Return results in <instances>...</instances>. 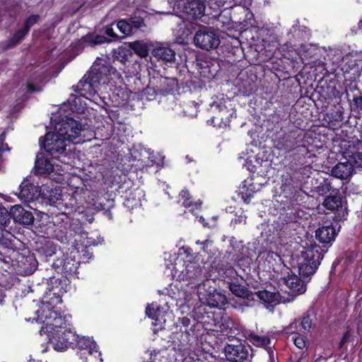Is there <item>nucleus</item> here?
Wrapping results in <instances>:
<instances>
[{"label": "nucleus", "mask_w": 362, "mask_h": 362, "mask_svg": "<svg viewBox=\"0 0 362 362\" xmlns=\"http://www.w3.org/2000/svg\"><path fill=\"white\" fill-rule=\"evenodd\" d=\"M315 139L313 132L293 128L281 134L276 139L275 145L277 149L287 153V162L291 160L292 163L296 164V162L302 161L305 156L310 154V151L315 149Z\"/></svg>", "instance_id": "obj_1"}, {"label": "nucleus", "mask_w": 362, "mask_h": 362, "mask_svg": "<svg viewBox=\"0 0 362 362\" xmlns=\"http://www.w3.org/2000/svg\"><path fill=\"white\" fill-rule=\"evenodd\" d=\"M82 130L81 124L72 117H66L57 122L54 132H47L39 139V144L50 156L65 154L66 141L74 142Z\"/></svg>", "instance_id": "obj_2"}, {"label": "nucleus", "mask_w": 362, "mask_h": 362, "mask_svg": "<svg viewBox=\"0 0 362 362\" xmlns=\"http://www.w3.org/2000/svg\"><path fill=\"white\" fill-rule=\"evenodd\" d=\"M62 302L61 296L52 297L44 296L41 300V304L43 313H45V320L40 317L39 310L36 312L37 314L36 321L43 325L40 331V334H46L48 339L54 334H59V332H62L69 325L65 317L61 316L57 311L52 310L58 303H62Z\"/></svg>", "instance_id": "obj_3"}, {"label": "nucleus", "mask_w": 362, "mask_h": 362, "mask_svg": "<svg viewBox=\"0 0 362 362\" xmlns=\"http://www.w3.org/2000/svg\"><path fill=\"white\" fill-rule=\"evenodd\" d=\"M116 72L113 66L101 63H94L90 69L82 77L73 90L82 96L94 95L103 79L109 81V76Z\"/></svg>", "instance_id": "obj_4"}, {"label": "nucleus", "mask_w": 362, "mask_h": 362, "mask_svg": "<svg viewBox=\"0 0 362 362\" xmlns=\"http://www.w3.org/2000/svg\"><path fill=\"white\" fill-rule=\"evenodd\" d=\"M327 249L320 247L314 241L306 243L301 252V259L298 262V273L300 276H310L313 275L320 264Z\"/></svg>", "instance_id": "obj_5"}, {"label": "nucleus", "mask_w": 362, "mask_h": 362, "mask_svg": "<svg viewBox=\"0 0 362 362\" xmlns=\"http://www.w3.org/2000/svg\"><path fill=\"white\" fill-rule=\"evenodd\" d=\"M172 275L173 278L180 281H190L192 283H194L193 280H202L204 271L198 261L184 259L181 255L174 261Z\"/></svg>", "instance_id": "obj_6"}, {"label": "nucleus", "mask_w": 362, "mask_h": 362, "mask_svg": "<svg viewBox=\"0 0 362 362\" xmlns=\"http://www.w3.org/2000/svg\"><path fill=\"white\" fill-rule=\"evenodd\" d=\"M322 205L327 209L334 212L337 220L341 221L348 216L347 202L343 201V197L338 189H333L330 194L325 197Z\"/></svg>", "instance_id": "obj_7"}, {"label": "nucleus", "mask_w": 362, "mask_h": 362, "mask_svg": "<svg viewBox=\"0 0 362 362\" xmlns=\"http://www.w3.org/2000/svg\"><path fill=\"white\" fill-rule=\"evenodd\" d=\"M237 300H235L240 305H245L246 306H252L255 303L251 301L257 302L264 305V306L269 310L281 303H290L294 300L296 296H291L290 298H284L282 296H256L257 299H254L253 296H235Z\"/></svg>", "instance_id": "obj_8"}, {"label": "nucleus", "mask_w": 362, "mask_h": 362, "mask_svg": "<svg viewBox=\"0 0 362 362\" xmlns=\"http://www.w3.org/2000/svg\"><path fill=\"white\" fill-rule=\"evenodd\" d=\"M194 42L200 49L210 50L218 47L220 40L218 35L210 28L202 26L194 35Z\"/></svg>", "instance_id": "obj_9"}, {"label": "nucleus", "mask_w": 362, "mask_h": 362, "mask_svg": "<svg viewBox=\"0 0 362 362\" xmlns=\"http://www.w3.org/2000/svg\"><path fill=\"white\" fill-rule=\"evenodd\" d=\"M202 268L203 277L206 279H219L226 274L224 262L220 257H209L204 262Z\"/></svg>", "instance_id": "obj_10"}, {"label": "nucleus", "mask_w": 362, "mask_h": 362, "mask_svg": "<svg viewBox=\"0 0 362 362\" xmlns=\"http://www.w3.org/2000/svg\"><path fill=\"white\" fill-rule=\"evenodd\" d=\"M76 346L79 349L78 355L83 362H86L87 356H100V352L98 351L97 344L89 337L76 336L74 339Z\"/></svg>", "instance_id": "obj_11"}, {"label": "nucleus", "mask_w": 362, "mask_h": 362, "mask_svg": "<svg viewBox=\"0 0 362 362\" xmlns=\"http://www.w3.org/2000/svg\"><path fill=\"white\" fill-rule=\"evenodd\" d=\"M206 4L204 0H187L183 5L182 11L191 20H201L205 16Z\"/></svg>", "instance_id": "obj_12"}, {"label": "nucleus", "mask_w": 362, "mask_h": 362, "mask_svg": "<svg viewBox=\"0 0 362 362\" xmlns=\"http://www.w3.org/2000/svg\"><path fill=\"white\" fill-rule=\"evenodd\" d=\"M310 154L305 156L304 160L302 161L296 162V164L292 163L291 160L288 162V168L296 173H299L301 175V179L309 178L313 173V159L316 156L315 150L310 151Z\"/></svg>", "instance_id": "obj_13"}, {"label": "nucleus", "mask_w": 362, "mask_h": 362, "mask_svg": "<svg viewBox=\"0 0 362 362\" xmlns=\"http://www.w3.org/2000/svg\"><path fill=\"white\" fill-rule=\"evenodd\" d=\"M75 334L69 327H66L62 332H59V334H54L49 338V340L53 344L54 349L59 351L66 350L69 346L74 344Z\"/></svg>", "instance_id": "obj_14"}, {"label": "nucleus", "mask_w": 362, "mask_h": 362, "mask_svg": "<svg viewBox=\"0 0 362 362\" xmlns=\"http://www.w3.org/2000/svg\"><path fill=\"white\" fill-rule=\"evenodd\" d=\"M224 353L228 361L231 362H242L246 360L249 355L247 348L240 341L227 344Z\"/></svg>", "instance_id": "obj_15"}, {"label": "nucleus", "mask_w": 362, "mask_h": 362, "mask_svg": "<svg viewBox=\"0 0 362 362\" xmlns=\"http://www.w3.org/2000/svg\"><path fill=\"white\" fill-rule=\"evenodd\" d=\"M337 235V232L332 223L323 225L315 230V238L323 245L325 249L332 244Z\"/></svg>", "instance_id": "obj_16"}, {"label": "nucleus", "mask_w": 362, "mask_h": 362, "mask_svg": "<svg viewBox=\"0 0 362 362\" xmlns=\"http://www.w3.org/2000/svg\"><path fill=\"white\" fill-rule=\"evenodd\" d=\"M291 274L288 272V276L283 278L284 284L289 288L288 294H303L306 291L307 284L306 282L301 279L303 276H297L289 270Z\"/></svg>", "instance_id": "obj_17"}, {"label": "nucleus", "mask_w": 362, "mask_h": 362, "mask_svg": "<svg viewBox=\"0 0 362 362\" xmlns=\"http://www.w3.org/2000/svg\"><path fill=\"white\" fill-rule=\"evenodd\" d=\"M212 107H214L217 111L216 114L211 119V122L214 123H218L220 126H228L230 124L231 118L233 117L234 112L229 110L222 103L214 102L212 105Z\"/></svg>", "instance_id": "obj_18"}, {"label": "nucleus", "mask_w": 362, "mask_h": 362, "mask_svg": "<svg viewBox=\"0 0 362 362\" xmlns=\"http://www.w3.org/2000/svg\"><path fill=\"white\" fill-rule=\"evenodd\" d=\"M11 218L15 223L23 226H30L34 222L33 213L25 209L21 205L16 204L11 208Z\"/></svg>", "instance_id": "obj_19"}, {"label": "nucleus", "mask_w": 362, "mask_h": 362, "mask_svg": "<svg viewBox=\"0 0 362 362\" xmlns=\"http://www.w3.org/2000/svg\"><path fill=\"white\" fill-rule=\"evenodd\" d=\"M152 56L161 63L174 62L175 52L168 45L163 44L156 46L151 51Z\"/></svg>", "instance_id": "obj_20"}, {"label": "nucleus", "mask_w": 362, "mask_h": 362, "mask_svg": "<svg viewBox=\"0 0 362 362\" xmlns=\"http://www.w3.org/2000/svg\"><path fill=\"white\" fill-rule=\"evenodd\" d=\"M228 288L232 294H280L279 291L270 292L267 290L252 292L249 291L245 281L243 279L240 281L238 279L232 280L228 283Z\"/></svg>", "instance_id": "obj_21"}, {"label": "nucleus", "mask_w": 362, "mask_h": 362, "mask_svg": "<svg viewBox=\"0 0 362 362\" xmlns=\"http://www.w3.org/2000/svg\"><path fill=\"white\" fill-rule=\"evenodd\" d=\"M37 189L30 180H23L19 186L18 197L25 202L33 201L37 198Z\"/></svg>", "instance_id": "obj_22"}, {"label": "nucleus", "mask_w": 362, "mask_h": 362, "mask_svg": "<svg viewBox=\"0 0 362 362\" xmlns=\"http://www.w3.org/2000/svg\"><path fill=\"white\" fill-rule=\"evenodd\" d=\"M264 264L269 271L279 274L282 270H290L283 262L281 257L276 252H271L267 255Z\"/></svg>", "instance_id": "obj_23"}, {"label": "nucleus", "mask_w": 362, "mask_h": 362, "mask_svg": "<svg viewBox=\"0 0 362 362\" xmlns=\"http://www.w3.org/2000/svg\"><path fill=\"white\" fill-rule=\"evenodd\" d=\"M354 165L349 160L337 163L332 170V175L341 180L350 178L354 173Z\"/></svg>", "instance_id": "obj_24"}, {"label": "nucleus", "mask_w": 362, "mask_h": 362, "mask_svg": "<svg viewBox=\"0 0 362 362\" xmlns=\"http://www.w3.org/2000/svg\"><path fill=\"white\" fill-rule=\"evenodd\" d=\"M311 185L312 192L320 196H324L334 189L332 186L331 180L321 176L317 178H313Z\"/></svg>", "instance_id": "obj_25"}, {"label": "nucleus", "mask_w": 362, "mask_h": 362, "mask_svg": "<svg viewBox=\"0 0 362 362\" xmlns=\"http://www.w3.org/2000/svg\"><path fill=\"white\" fill-rule=\"evenodd\" d=\"M38 262L34 255L23 256L18 261V267L21 274L28 276L34 273Z\"/></svg>", "instance_id": "obj_26"}, {"label": "nucleus", "mask_w": 362, "mask_h": 362, "mask_svg": "<svg viewBox=\"0 0 362 362\" xmlns=\"http://www.w3.org/2000/svg\"><path fill=\"white\" fill-rule=\"evenodd\" d=\"M28 34L22 28L18 29L8 40L1 42V48L4 51L13 49L23 40Z\"/></svg>", "instance_id": "obj_27"}, {"label": "nucleus", "mask_w": 362, "mask_h": 362, "mask_svg": "<svg viewBox=\"0 0 362 362\" xmlns=\"http://www.w3.org/2000/svg\"><path fill=\"white\" fill-rule=\"evenodd\" d=\"M346 122L344 117V112L337 109L332 110L327 113V125L332 129H338Z\"/></svg>", "instance_id": "obj_28"}, {"label": "nucleus", "mask_w": 362, "mask_h": 362, "mask_svg": "<svg viewBox=\"0 0 362 362\" xmlns=\"http://www.w3.org/2000/svg\"><path fill=\"white\" fill-rule=\"evenodd\" d=\"M35 168L37 173L47 175L53 171L54 165L43 154H38L36 157Z\"/></svg>", "instance_id": "obj_29"}, {"label": "nucleus", "mask_w": 362, "mask_h": 362, "mask_svg": "<svg viewBox=\"0 0 362 362\" xmlns=\"http://www.w3.org/2000/svg\"><path fill=\"white\" fill-rule=\"evenodd\" d=\"M199 300L202 304H206L209 307L214 308H221L227 303L226 296H198Z\"/></svg>", "instance_id": "obj_30"}, {"label": "nucleus", "mask_w": 362, "mask_h": 362, "mask_svg": "<svg viewBox=\"0 0 362 362\" xmlns=\"http://www.w3.org/2000/svg\"><path fill=\"white\" fill-rule=\"evenodd\" d=\"M144 196L143 192L137 188L134 191L129 192V194L126 196L123 204L127 209L132 210L141 205V198Z\"/></svg>", "instance_id": "obj_31"}, {"label": "nucleus", "mask_w": 362, "mask_h": 362, "mask_svg": "<svg viewBox=\"0 0 362 362\" xmlns=\"http://www.w3.org/2000/svg\"><path fill=\"white\" fill-rule=\"evenodd\" d=\"M362 68V62L361 60L355 59H349L342 66V71L344 74H350L351 78H356L360 75Z\"/></svg>", "instance_id": "obj_32"}, {"label": "nucleus", "mask_w": 362, "mask_h": 362, "mask_svg": "<svg viewBox=\"0 0 362 362\" xmlns=\"http://www.w3.org/2000/svg\"><path fill=\"white\" fill-rule=\"evenodd\" d=\"M160 91L163 95L175 94L179 90L178 81L175 78H163L160 81Z\"/></svg>", "instance_id": "obj_33"}, {"label": "nucleus", "mask_w": 362, "mask_h": 362, "mask_svg": "<svg viewBox=\"0 0 362 362\" xmlns=\"http://www.w3.org/2000/svg\"><path fill=\"white\" fill-rule=\"evenodd\" d=\"M110 42L111 40L107 37L93 33H88L82 37V42L86 43L88 47H95L105 43H109Z\"/></svg>", "instance_id": "obj_34"}, {"label": "nucleus", "mask_w": 362, "mask_h": 362, "mask_svg": "<svg viewBox=\"0 0 362 362\" xmlns=\"http://www.w3.org/2000/svg\"><path fill=\"white\" fill-rule=\"evenodd\" d=\"M305 215V211L298 207H292L288 209L284 217V221L286 223H297L303 218Z\"/></svg>", "instance_id": "obj_35"}, {"label": "nucleus", "mask_w": 362, "mask_h": 362, "mask_svg": "<svg viewBox=\"0 0 362 362\" xmlns=\"http://www.w3.org/2000/svg\"><path fill=\"white\" fill-rule=\"evenodd\" d=\"M79 262L70 257L68 255L65 257V265L62 276L69 279L71 276L76 273Z\"/></svg>", "instance_id": "obj_36"}, {"label": "nucleus", "mask_w": 362, "mask_h": 362, "mask_svg": "<svg viewBox=\"0 0 362 362\" xmlns=\"http://www.w3.org/2000/svg\"><path fill=\"white\" fill-rule=\"evenodd\" d=\"M259 190V187L256 188V186L254 183H250L248 185H244L240 191L239 194L241 196L242 199L243 200L244 203L249 204L251 201L252 197H253L254 194Z\"/></svg>", "instance_id": "obj_37"}, {"label": "nucleus", "mask_w": 362, "mask_h": 362, "mask_svg": "<svg viewBox=\"0 0 362 362\" xmlns=\"http://www.w3.org/2000/svg\"><path fill=\"white\" fill-rule=\"evenodd\" d=\"M129 48L141 58L148 55L149 49L148 45L143 41H134L129 42Z\"/></svg>", "instance_id": "obj_38"}, {"label": "nucleus", "mask_w": 362, "mask_h": 362, "mask_svg": "<svg viewBox=\"0 0 362 362\" xmlns=\"http://www.w3.org/2000/svg\"><path fill=\"white\" fill-rule=\"evenodd\" d=\"M248 340L255 346L260 347H266L268 346L271 340L267 336H260L255 333H251L248 337Z\"/></svg>", "instance_id": "obj_39"}, {"label": "nucleus", "mask_w": 362, "mask_h": 362, "mask_svg": "<svg viewBox=\"0 0 362 362\" xmlns=\"http://www.w3.org/2000/svg\"><path fill=\"white\" fill-rule=\"evenodd\" d=\"M131 54V50L124 47H119L114 51V61H118L124 64L128 60V56Z\"/></svg>", "instance_id": "obj_40"}, {"label": "nucleus", "mask_w": 362, "mask_h": 362, "mask_svg": "<svg viewBox=\"0 0 362 362\" xmlns=\"http://www.w3.org/2000/svg\"><path fill=\"white\" fill-rule=\"evenodd\" d=\"M115 23H116L117 28L124 36H130L132 35V27L127 21V18L119 19L115 21Z\"/></svg>", "instance_id": "obj_41"}, {"label": "nucleus", "mask_w": 362, "mask_h": 362, "mask_svg": "<svg viewBox=\"0 0 362 362\" xmlns=\"http://www.w3.org/2000/svg\"><path fill=\"white\" fill-rule=\"evenodd\" d=\"M127 21L132 27V33L136 31L137 30L146 27L144 19L140 16H131L127 18Z\"/></svg>", "instance_id": "obj_42"}, {"label": "nucleus", "mask_w": 362, "mask_h": 362, "mask_svg": "<svg viewBox=\"0 0 362 362\" xmlns=\"http://www.w3.org/2000/svg\"><path fill=\"white\" fill-rule=\"evenodd\" d=\"M8 247V239L4 237L3 233L0 232V249H6ZM7 258L10 259L8 257H6L2 254L0 251V268L4 269V264H8L9 261L7 260Z\"/></svg>", "instance_id": "obj_43"}, {"label": "nucleus", "mask_w": 362, "mask_h": 362, "mask_svg": "<svg viewBox=\"0 0 362 362\" xmlns=\"http://www.w3.org/2000/svg\"><path fill=\"white\" fill-rule=\"evenodd\" d=\"M52 221L54 226L62 230V228L66 229L69 224V217L66 214L62 213L54 217Z\"/></svg>", "instance_id": "obj_44"}, {"label": "nucleus", "mask_w": 362, "mask_h": 362, "mask_svg": "<svg viewBox=\"0 0 362 362\" xmlns=\"http://www.w3.org/2000/svg\"><path fill=\"white\" fill-rule=\"evenodd\" d=\"M40 18V17L38 14H32L29 16L24 20L22 28L29 33L30 28L39 21Z\"/></svg>", "instance_id": "obj_45"}, {"label": "nucleus", "mask_w": 362, "mask_h": 362, "mask_svg": "<svg viewBox=\"0 0 362 362\" xmlns=\"http://www.w3.org/2000/svg\"><path fill=\"white\" fill-rule=\"evenodd\" d=\"M65 257L66 255L62 254L60 257L54 259L52 264V267L57 274H62L63 269L65 265Z\"/></svg>", "instance_id": "obj_46"}, {"label": "nucleus", "mask_w": 362, "mask_h": 362, "mask_svg": "<svg viewBox=\"0 0 362 362\" xmlns=\"http://www.w3.org/2000/svg\"><path fill=\"white\" fill-rule=\"evenodd\" d=\"M349 161L352 163L354 168H362V152L355 151L349 156Z\"/></svg>", "instance_id": "obj_47"}, {"label": "nucleus", "mask_w": 362, "mask_h": 362, "mask_svg": "<svg viewBox=\"0 0 362 362\" xmlns=\"http://www.w3.org/2000/svg\"><path fill=\"white\" fill-rule=\"evenodd\" d=\"M11 218V211L8 212L5 207L0 206V226H8L10 223Z\"/></svg>", "instance_id": "obj_48"}, {"label": "nucleus", "mask_w": 362, "mask_h": 362, "mask_svg": "<svg viewBox=\"0 0 362 362\" xmlns=\"http://www.w3.org/2000/svg\"><path fill=\"white\" fill-rule=\"evenodd\" d=\"M116 24V23L113 22L110 24H108L105 25L103 28V32L104 33L111 38V41H118L120 40V37L119 35L115 32V30L113 28V25Z\"/></svg>", "instance_id": "obj_49"}, {"label": "nucleus", "mask_w": 362, "mask_h": 362, "mask_svg": "<svg viewBox=\"0 0 362 362\" xmlns=\"http://www.w3.org/2000/svg\"><path fill=\"white\" fill-rule=\"evenodd\" d=\"M180 197L185 207L188 208L192 206V197L187 189H182L180 193Z\"/></svg>", "instance_id": "obj_50"}, {"label": "nucleus", "mask_w": 362, "mask_h": 362, "mask_svg": "<svg viewBox=\"0 0 362 362\" xmlns=\"http://www.w3.org/2000/svg\"><path fill=\"white\" fill-rule=\"evenodd\" d=\"M240 10V13L243 15V17H240L238 21L243 24V23H246L247 20H250L253 18V13L248 9L245 7H239Z\"/></svg>", "instance_id": "obj_51"}, {"label": "nucleus", "mask_w": 362, "mask_h": 362, "mask_svg": "<svg viewBox=\"0 0 362 362\" xmlns=\"http://www.w3.org/2000/svg\"><path fill=\"white\" fill-rule=\"evenodd\" d=\"M353 103L351 106L354 110H356L359 112H362V94L359 95H354L352 99Z\"/></svg>", "instance_id": "obj_52"}, {"label": "nucleus", "mask_w": 362, "mask_h": 362, "mask_svg": "<svg viewBox=\"0 0 362 362\" xmlns=\"http://www.w3.org/2000/svg\"><path fill=\"white\" fill-rule=\"evenodd\" d=\"M298 320H295L289 325L285 327L283 329V332L287 334L296 333L298 330Z\"/></svg>", "instance_id": "obj_53"}, {"label": "nucleus", "mask_w": 362, "mask_h": 362, "mask_svg": "<svg viewBox=\"0 0 362 362\" xmlns=\"http://www.w3.org/2000/svg\"><path fill=\"white\" fill-rule=\"evenodd\" d=\"M301 329L304 332H309L312 326V320L309 315H305L300 322Z\"/></svg>", "instance_id": "obj_54"}, {"label": "nucleus", "mask_w": 362, "mask_h": 362, "mask_svg": "<svg viewBox=\"0 0 362 362\" xmlns=\"http://www.w3.org/2000/svg\"><path fill=\"white\" fill-rule=\"evenodd\" d=\"M5 141H6V133L2 132L1 134H0V156L4 151L10 150L8 144H6L5 142Z\"/></svg>", "instance_id": "obj_55"}, {"label": "nucleus", "mask_w": 362, "mask_h": 362, "mask_svg": "<svg viewBox=\"0 0 362 362\" xmlns=\"http://www.w3.org/2000/svg\"><path fill=\"white\" fill-rule=\"evenodd\" d=\"M182 252H180L178 254L177 257H179L182 255V257L184 259H190L192 260V250L190 247H183L182 248Z\"/></svg>", "instance_id": "obj_56"}, {"label": "nucleus", "mask_w": 362, "mask_h": 362, "mask_svg": "<svg viewBox=\"0 0 362 362\" xmlns=\"http://www.w3.org/2000/svg\"><path fill=\"white\" fill-rule=\"evenodd\" d=\"M72 49H76V51L81 52L85 47H88V45L85 42H82V37L78 41L72 43Z\"/></svg>", "instance_id": "obj_57"}, {"label": "nucleus", "mask_w": 362, "mask_h": 362, "mask_svg": "<svg viewBox=\"0 0 362 362\" xmlns=\"http://www.w3.org/2000/svg\"><path fill=\"white\" fill-rule=\"evenodd\" d=\"M294 344L300 349H302L305 346V342L302 337H297L293 339Z\"/></svg>", "instance_id": "obj_58"}, {"label": "nucleus", "mask_w": 362, "mask_h": 362, "mask_svg": "<svg viewBox=\"0 0 362 362\" xmlns=\"http://www.w3.org/2000/svg\"><path fill=\"white\" fill-rule=\"evenodd\" d=\"M26 88H27L28 91H29L30 93H35V92L41 91V88H40L31 83H27Z\"/></svg>", "instance_id": "obj_59"}, {"label": "nucleus", "mask_w": 362, "mask_h": 362, "mask_svg": "<svg viewBox=\"0 0 362 362\" xmlns=\"http://www.w3.org/2000/svg\"><path fill=\"white\" fill-rule=\"evenodd\" d=\"M18 286L21 287V290L22 291V292L24 293L25 292H27V293H29L30 292H33V291L31 289V287L28 285V284H21L19 283L18 284Z\"/></svg>", "instance_id": "obj_60"}, {"label": "nucleus", "mask_w": 362, "mask_h": 362, "mask_svg": "<svg viewBox=\"0 0 362 362\" xmlns=\"http://www.w3.org/2000/svg\"><path fill=\"white\" fill-rule=\"evenodd\" d=\"M349 336H350L349 332L347 331L343 336V337L339 343L340 348H341L344 346V344L348 341Z\"/></svg>", "instance_id": "obj_61"}, {"label": "nucleus", "mask_w": 362, "mask_h": 362, "mask_svg": "<svg viewBox=\"0 0 362 362\" xmlns=\"http://www.w3.org/2000/svg\"><path fill=\"white\" fill-rule=\"evenodd\" d=\"M210 243V241L209 240H205L203 242H199V241H197V244H202L203 245V250L204 251H205V247L206 246H207V245Z\"/></svg>", "instance_id": "obj_62"}, {"label": "nucleus", "mask_w": 362, "mask_h": 362, "mask_svg": "<svg viewBox=\"0 0 362 362\" xmlns=\"http://www.w3.org/2000/svg\"><path fill=\"white\" fill-rule=\"evenodd\" d=\"M54 291V287L53 286H50L48 284L47 285V287H46V290L45 291V293L44 294H47L48 293H50L52 291Z\"/></svg>", "instance_id": "obj_63"}, {"label": "nucleus", "mask_w": 362, "mask_h": 362, "mask_svg": "<svg viewBox=\"0 0 362 362\" xmlns=\"http://www.w3.org/2000/svg\"><path fill=\"white\" fill-rule=\"evenodd\" d=\"M242 218L241 217H238V218H234L231 221V223H234V224H238V223H240L242 222Z\"/></svg>", "instance_id": "obj_64"}]
</instances>
